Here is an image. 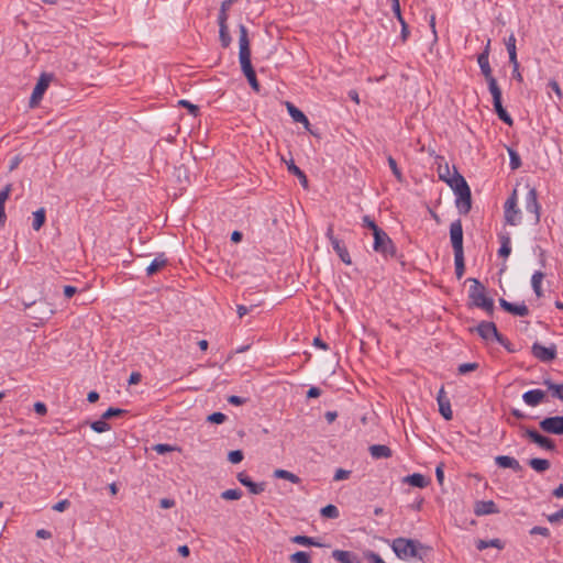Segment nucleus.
Listing matches in <instances>:
<instances>
[{
  "label": "nucleus",
  "instance_id": "nucleus-1",
  "mask_svg": "<svg viewBox=\"0 0 563 563\" xmlns=\"http://www.w3.org/2000/svg\"><path fill=\"white\" fill-rule=\"evenodd\" d=\"M453 175L446 177L442 174V166L438 168L439 178L445 181L456 196L455 205L461 214H467L472 209V192L465 178L454 167Z\"/></svg>",
  "mask_w": 563,
  "mask_h": 563
},
{
  "label": "nucleus",
  "instance_id": "nucleus-2",
  "mask_svg": "<svg viewBox=\"0 0 563 563\" xmlns=\"http://www.w3.org/2000/svg\"><path fill=\"white\" fill-rule=\"evenodd\" d=\"M391 549L400 560H408L410 558H418L422 560V552L426 553L431 551L430 547L422 544L420 541L402 537L393 540Z\"/></svg>",
  "mask_w": 563,
  "mask_h": 563
},
{
  "label": "nucleus",
  "instance_id": "nucleus-3",
  "mask_svg": "<svg viewBox=\"0 0 563 563\" xmlns=\"http://www.w3.org/2000/svg\"><path fill=\"white\" fill-rule=\"evenodd\" d=\"M239 60L241 65L242 73L249 79L251 76H255L256 73L251 63V47L247 29L244 24L239 25Z\"/></svg>",
  "mask_w": 563,
  "mask_h": 563
},
{
  "label": "nucleus",
  "instance_id": "nucleus-4",
  "mask_svg": "<svg viewBox=\"0 0 563 563\" xmlns=\"http://www.w3.org/2000/svg\"><path fill=\"white\" fill-rule=\"evenodd\" d=\"M374 236L373 249L375 252L382 254L384 257H394L396 256V246L393 240L388 236V234L382 229L376 231Z\"/></svg>",
  "mask_w": 563,
  "mask_h": 563
},
{
  "label": "nucleus",
  "instance_id": "nucleus-5",
  "mask_svg": "<svg viewBox=\"0 0 563 563\" xmlns=\"http://www.w3.org/2000/svg\"><path fill=\"white\" fill-rule=\"evenodd\" d=\"M505 222L509 225H518L521 222V210L518 208L517 190L514 189L504 205Z\"/></svg>",
  "mask_w": 563,
  "mask_h": 563
},
{
  "label": "nucleus",
  "instance_id": "nucleus-6",
  "mask_svg": "<svg viewBox=\"0 0 563 563\" xmlns=\"http://www.w3.org/2000/svg\"><path fill=\"white\" fill-rule=\"evenodd\" d=\"M489 52H490V40L487 41V44L483 52L477 56V63L481 68L483 76L488 85V89L493 87H497L498 82L496 78L493 76L492 67L489 65Z\"/></svg>",
  "mask_w": 563,
  "mask_h": 563
},
{
  "label": "nucleus",
  "instance_id": "nucleus-7",
  "mask_svg": "<svg viewBox=\"0 0 563 563\" xmlns=\"http://www.w3.org/2000/svg\"><path fill=\"white\" fill-rule=\"evenodd\" d=\"M32 307H34V310L30 313V317L38 320L40 322L49 320L55 313L54 307L46 300H37L31 303H25V308Z\"/></svg>",
  "mask_w": 563,
  "mask_h": 563
},
{
  "label": "nucleus",
  "instance_id": "nucleus-8",
  "mask_svg": "<svg viewBox=\"0 0 563 563\" xmlns=\"http://www.w3.org/2000/svg\"><path fill=\"white\" fill-rule=\"evenodd\" d=\"M54 78L53 74L49 73H42L30 98V107L35 108L38 106L40 101L43 98V95L45 93L46 89L48 88L49 84L52 82Z\"/></svg>",
  "mask_w": 563,
  "mask_h": 563
},
{
  "label": "nucleus",
  "instance_id": "nucleus-9",
  "mask_svg": "<svg viewBox=\"0 0 563 563\" xmlns=\"http://www.w3.org/2000/svg\"><path fill=\"white\" fill-rule=\"evenodd\" d=\"M520 428L523 430L522 437L528 438L531 442L536 443L540 448L548 450V451H554L555 450V443L552 439L544 437L540 434L537 430L520 426Z\"/></svg>",
  "mask_w": 563,
  "mask_h": 563
},
{
  "label": "nucleus",
  "instance_id": "nucleus-10",
  "mask_svg": "<svg viewBox=\"0 0 563 563\" xmlns=\"http://www.w3.org/2000/svg\"><path fill=\"white\" fill-rule=\"evenodd\" d=\"M488 90L493 97V104H494L496 114L504 123L511 126L514 124V120L510 117V114L506 111V109L503 107L501 89L499 88V86H497V87H493L492 89H488Z\"/></svg>",
  "mask_w": 563,
  "mask_h": 563
},
{
  "label": "nucleus",
  "instance_id": "nucleus-11",
  "mask_svg": "<svg viewBox=\"0 0 563 563\" xmlns=\"http://www.w3.org/2000/svg\"><path fill=\"white\" fill-rule=\"evenodd\" d=\"M488 90L493 97V104H494L496 114L504 123L511 126L514 124V120L510 117V114L506 111V109L503 107L501 89L499 88V86H497V87H493L492 89H488Z\"/></svg>",
  "mask_w": 563,
  "mask_h": 563
},
{
  "label": "nucleus",
  "instance_id": "nucleus-12",
  "mask_svg": "<svg viewBox=\"0 0 563 563\" xmlns=\"http://www.w3.org/2000/svg\"><path fill=\"white\" fill-rule=\"evenodd\" d=\"M488 90L493 97V104H494L496 114L504 123L511 126L514 124V120L510 117V114L506 111V109L503 107L501 89L499 88V86H497V87H493L492 89H488Z\"/></svg>",
  "mask_w": 563,
  "mask_h": 563
},
{
  "label": "nucleus",
  "instance_id": "nucleus-13",
  "mask_svg": "<svg viewBox=\"0 0 563 563\" xmlns=\"http://www.w3.org/2000/svg\"><path fill=\"white\" fill-rule=\"evenodd\" d=\"M532 355L543 363H550L556 357V345L551 343L549 346L534 342L531 346Z\"/></svg>",
  "mask_w": 563,
  "mask_h": 563
},
{
  "label": "nucleus",
  "instance_id": "nucleus-14",
  "mask_svg": "<svg viewBox=\"0 0 563 563\" xmlns=\"http://www.w3.org/2000/svg\"><path fill=\"white\" fill-rule=\"evenodd\" d=\"M542 431L550 434H563V416L547 417L539 422Z\"/></svg>",
  "mask_w": 563,
  "mask_h": 563
},
{
  "label": "nucleus",
  "instance_id": "nucleus-15",
  "mask_svg": "<svg viewBox=\"0 0 563 563\" xmlns=\"http://www.w3.org/2000/svg\"><path fill=\"white\" fill-rule=\"evenodd\" d=\"M450 239L453 253L464 252L463 250V227L460 219L453 221L450 225Z\"/></svg>",
  "mask_w": 563,
  "mask_h": 563
},
{
  "label": "nucleus",
  "instance_id": "nucleus-16",
  "mask_svg": "<svg viewBox=\"0 0 563 563\" xmlns=\"http://www.w3.org/2000/svg\"><path fill=\"white\" fill-rule=\"evenodd\" d=\"M525 208L527 212L532 213L534 218V223H539L540 221V211L541 206L538 201V192L536 188H530L526 195L525 199Z\"/></svg>",
  "mask_w": 563,
  "mask_h": 563
},
{
  "label": "nucleus",
  "instance_id": "nucleus-17",
  "mask_svg": "<svg viewBox=\"0 0 563 563\" xmlns=\"http://www.w3.org/2000/svg\"><path fill=\"white\" fill-rule=\"evenodd\" d=\"M466 282L472 283L468 289V299L473 306L476 307V302H482L485 298H488L485 286L478 279L467 278Z\"/></svg>",
  "mask_w": 563,
  "mask_h": 563
},
{
  "label": "nucleus",
  "instance_id": "nucleus-18",
  "mask_svg": "<svg viewBox=\"0 0 563 563\" xmlns=\"http://www.w3.org/2000/svg\"><path fill=\"white\" fill-rule=\"evenodd\" d=\"M475 331L485 341L495 340L499 334L496 324L492 321L479 322Z\"/></svg>",
  "mask_w": 563,
  "mask_h": 563
},
{
  "label": "nucleus",
  "instance_id": "nucleus-19",
  "mask_svg": "<svg viewBox=\"0 0 563 563\" xmlns=\"http://www.w3.org/2000/svg\"><path fill=\"white\" fill-rule=\"evenodd\" d=\"M437 401L439 405V411H440L441 416L445 420H451L453 417V412L451 409V402H450V399L448 398L446 393L443 387H441L440 390L438 391Z\"/></svg>",
  "mask_w": 563,
  "mask_h": 563
},
{
  "label": "nucleus",
  "instance_id": "nucleus-20",
  "mask_svg": "<svg viewBox=\"0 0 563 563\" xmlns=\"http://www.w3.org/2000/svg\"><path fill=\"white\" fill-rule=\"evenodd\" d=\"M499 306L505 311H507L508 313H511L514 316L526 317L529 314V308L527 307V305L525 302L517 305V303L509 302L504 298H499Z\"/></svg>",
  "mask_w": 563,
  "mask_h": 563
},
{
  "label": "nucleus",
  "instance_id": "nucleus-21",
  "mask_svg": "<svg viewBox=\"0 0 563 563\" xmlns=\"http://www.w3.org/2000/svg\"><path fill=\"white\" fill-rule=\"evenodd\" d=\"M499 509L494 500H477L474 505V514L477 517L498 514Z\"/></svg>",
  "mask_w": 563,
  "mask_h": 563
},
{
  "label": "nucleus",
  "instance_id": "nucleus-22",
  "mask_svg": "<svg viewBox=\"0 0 563 563\" xmlns=\"http://www.w3.org/2000/svg\"><path fill=\"white\" fill-rule=\"evenodd\" d=\"M547 393L542 389H530L522 395V400L530 407H537L545 400Z\"/></svg>",
  "mask_w": 563,
  "mask_h": 563
},
{
  "label": "nucleus",
  "instance_id": "nucleus-23",
  "mask_svg": "<svg viewBox=\"0 0 563 563\" xmlns=\"http://www.w3.org/2000/svg\"><path fill=\"white\" fill-rule=\"evenodd\" d=\"M227 21H228V14L223 13V14L218 15L219 38H220L221 45L224 48L229 47L232 42Z\"/></svg>",
  "mask_w": 563,
  "mask_h": 563
},
{
  "label": "nucleus",
  "instance_id": "nucleus-24",
  "mask_svg": "<svg viewBox=\"0 0 563 563\" xmlns=\"http://www.w3.org/2000/svg\"><path fill=\"white\" fill-rule=\"evenodd\" d=\"M495 463L501 468H510L515 473H519L522 471V466L520 465L519 461L516 460L512 456L508 455H498L495 457Z\"/></svg>",
  "mask_w": 563,
  "mask_h": 563
},
{
  "label": "nucleus",
  "instance_id": "nucleus-25",
  "mask_svg": "<svg viewBox=\"0 0 563 563\" xmlns=\"http://www.w3.org/2000/svg\"><path fill=\"white\" fill-rule=\"evenodd\" d=\"M332 558L340 563H362L361 558L352 551L336 549L332 551Z\"/></svg>",
  "mask_w": 563,
  "mask_h": 563
},
{
  "label": "nucleus",
  "instance_id": "nucleus-26",
  "mask_svg": "<svg viewBox=\"0 0 563 563\" xmlns=\"http://www.w3.org/2000/svg\"><path fill=\"white\" fill-rule=\"evenodd\" d=\"M371 456L375 460L389 459L393 455V451L385 444H373L368 448Z\"/></svg>",
  "mask_w": 563,
  "mask_h": 563
},
{
  "label": "nucleus",
  "instance_id": "nucleus-27",
  "mask_svg": "<svg viewBox=\"0 0 563 563\" xmlns=\"http://www.w3.org/2000/svg\"><path fill=\"white\" fill-rule=\"evenodd\" d=\"M168 264L164 253L158 254L146 268L147 276H153Z\"/></svg>",
  "mask_w": 563,
  "mask_h": 563
},
{
  "label": "nucleus",
  "instance_id": "nucleus-28",
  "mask_svg": "<svg viewBox=\"0 0 563 563\" xmlns=\"http://www.w3.org/2000/svg\"><path fill=\"white\" fill-rule=\"evenodd\" d=\"M287 110L295 122L302 123L307 130L309 129V120L300 109L295 107L292 103L287 102Z\"/></svg>",
  "mask_w": 563,
  "mask_h": 563
},
{
  "label": "nucleus",
  "instance_id": "nucleus-29",
  "mask_svg": "<svg viewBox=\"0 0 563 563\" xmlns=\"http://www.w3.org/2000/svg\"><path fill=\"white\" fill-rule=\"evenodd\" d=\"M404 482L418 488H424L430 484V479L420 473H413L406 476Z\"/></svg>",
  "mask_w": 563,
  "mask_h": 563
},
{
  "label": "nucleus",
  "instance_id": "nucleus-30",
  "mask_svg": "<svg viewBox=\"0 0 563 563\" xmlns=\"http://www.w3.org/2000/svg\"><path fill=\"white\" fill-rule=\"evenodd\" d=\"M331 245H332L334 252L336 253V255L340 257V260L344 264H346V265H351L352 264V260H351L350 253H349L346 246L342 243L341 240H334Z\"/></svg>",
  "mask_w": 563,
  "mask_h": 563
},
{
  "label": "nucleus",
  "instance_id": "nucleus-31",
  "mask_svg": "<svg viewBox=\"0 0 563 563\" xmlns=\"http://www.w3.org/2000/svg\"><path fill=\"white\" fill-rule=\"evenodd\" d=\"M498 239H499V242H500V247L498 250V255L500 257H508L511 253V240H510V235L509 233L505 232V233H500L498 234Z\"/></svg>",
  "mask_w": 563,
  "mask_h": 563
},
{
  "label": "nucleus",
  "instance_id": "nucleus-32",
  "mask_svg": "<svg viewBox=\"0 0 563 563\" xmlns=\"http://www.w3.org/2000/svg\"><path fill=\"white\" fill-rule=\"evenodd\" d=\"M544 276H545L544 273L541 271L534 272L531 276V286H532V289L538 298L543 296V290H542L541 285H542V280L544 279Z\"/></svg>",
  "mask_w": 563,
  "mask_h": 563
},
{
  "label": "nucleus",
  "instance_id": "nucleus-33",
  "mask_svg": "<svg viewBox=\"0 0 563 563\" xmlns=\"http://www.w3.org/2000/svg\"><path fill=\"white\" fill-rule=\"evenodd\" d=\"M543 385L551 391L553 398H558L563 401V384L553 383L551 379H544Z\"/></svg>",
  "mask_w": 563,
  "mask_h": 563
},
{
  "label": "nucleus",
  "instance_id": "nucleus-34",
  "mask_svg": "<svg viewBox=\"0 0 563 563\" xmlns=\"http://www.w3.org/2000/svg\"><path fill=\"white\" fill-rule=\"evenodd\" d=\"M287 169L290 174L298 177L303 188L308 187V178L306 174L294 163V161H290V163L287 164Z\"/></svg>",
  "mask_w": 563,
  "mask_h": 563
},
{
  "label": "nucleus",
  "instance_id": "nucleus-35",
  "mask_svg": "<svg viewBox=\"0 0 563 563\" xmlns=\"http://www.w3.org/2000/svg\"><path fill=\"white\" fill-rule=\"evenodd\" d=\"M505 543L500 539H492V540H477L476 549L483 551L487 548H496L498 550L504 549Z\"/></svg>",
  "mask_w": 563,
  "mask_h": 563
},
{
  "label": "nucleus",
  "instance_id": "nucleus-36",
  "mask_svg": "<svg viewBox=\"0 0 563 563\" xmlns=\"http://www.w3.org/2000/svg\"><path fill=\"white\" fill-rule=\"evenodd\" d=\"M274 477L289 481L292 484H299L301 482L299 476L282 468H277L274 471Z\"/></svg>",
  "mask_w": 563,
  "mask_h": 563
},
{
  "label": "nucleus",
  "instance_id": "nucleus-37",
  "mask_svg": "<svg viewBox=\"0 0 563 563\" xmlns=\"http://www.w3.org/2000/svg\"><path fill=\"white\" fill-rule=\"evenodd\" d=\"M528 464L538 473H543L550 468V462L545 459L533 457L529 460Z\"/></svg>",
  "mask_w": 563,
  "mask_h": 563
},
{
  "label": "nucleus",
  "instance_id": "nucleus-38",
  "mask_svg": "<svg viewBox=\"0 0 563 563\" xmlns=\"http://www.w3.org/2000/svg\"><path fill=\"white\" fill-rule=\"evenodd\" d=\"M292 543L305 545V547H321L314 538L308 536H295L291 539Z\"/></svg>",
  "mask_w": 563,
  "mask_h": 563
},
{
  "label": "nucleus",
  "instance_id": "nucleus-39",
  "mask_svg": "<svg viewBox=\"0 0 563 563\" xmlns=\"http://www.w3.org/2000/svg\"><path fill=\"white\" fill-rule=\"evenodd\" d=\"M455 275L461 279L465 273L464 252L454 253Z\"/></svg>",
  "mask_w": 563,
  "mask_h": 563
},
{
  "label": "nucleus",
  "instance_id": "nucleus-40",
  "mask_svg": "<svg viewBox=\"0 0 563 563\" xmlns=\"http://www.w3.org/2000/svg\"><path fill=\"white\" fill-rule=\"evenodd\" d=\"M505 45L509 55V62H516V59L518 58L516 48V37L514 33H511L509 37L505 41Z\"/></svg>",
  "mask_w": 563,
  "mask_h": 563
},
{
  "label": "nucleus",
  "instance_id": "nucleus-41",
  "mask_svg": "<svg viewBox=\"0 0 563 563\" xmlns=\"http://www.w3.org/2000/svg\"><path fill=\"white\" fill-rule=\"evenodd\" d=\"M45 209L44 208H41L38 210H36L34 213H33V223H32V227L34 230L38 231L44 222H45V219H46V216H45Z\"/></svg>",
  "mask_w": 563,
  "mask_h": 563
},
{
  "label": "nucleus",
  "instance_id": "nucleus-42",
  "mask_svg": "<svg viewBox=\"0 0 563 563\" xmlns=\"http://www.w3.org/2000/svg\"><path fill=\"white\" fill-rule=\"evenodd\" d=\"M291 563H311V555L305 551L295 552L289 556Z\"/></svg>",
  "mask_w": 563,
  "mask_h": 563
},
{
  "label": "nucleus",
  "instance_id": "nucleus-43",
  "mask_svg": "<svg viewBox=\"0 0 563 563\" xmlns=\"http://www.w3.org/2000/svg\"><path fill=\"white\" fill-rule=\"evenodd\" d=\"M320 514L322 517L329 519H336L340 516L338 507L331 504L321 508Z\"/></svg>",
  "mask_w": 563,
  "mask_h": 563
},
{
  "label": "nucleus",
  "instance_id": "nucleus-44",
  "mask_svg": "<svg viewBox=\"0 0 563 563\" xmlns=\"http://www.w3.org/2000/svg\"><path fill=\"white\" fill-rule=\"evenodd\" d=\"M245 487H247L249 492L254 495L262 494L266 488L265 482L255 483L253 481H250L247 484H245Z\"/></svg>",
  "mask_w": 563,
  "mask_h": 563
},
{
  "label": "nucleus",
  "instance_id": "nucleus-45",
  "mask_svg": "<svg viewBox=\"0 0 563 563\" xmlns=\"http://www.w3.org/2000/svg\"><path fill=\"white\" fill-rule=\"evenodd\" d=\"M476 307L483 309L488 316L493 317L494 314V300L488 297L485 298L482 302H476Z\"/></svg>",
  "mask_w": 563,
  "mask_h": 563
},
{
  "label": "nucleus",
  "instance_id": "nucleus-46",
  "mask_svg": "<svg viewBox=\"0 0 563 563\" xmlns=\"http://www.w3.org/2000/svg\"><path fill=\"white\" fill-rule=\"evenodd\" d=\"M90 427L97 433H102L111 429V426L102 418L100 420L93 421Z\"/></svg>",
  "mask_w": 563,
  "mask_h": 563
},
{
  "label": "nucleus",
  "instance_id": "nucleus-47",
  "mask_svg": "<svg viewBox=\"0 0 563 563\" xmlns=\"http://www.w3.org/2000/svg\"><path fill=\"white\" fill-rule=\"evenodd\" d=\"M508 153H509V158H510V162H509L510 168L512 170L518 169L521 166V158H520L519 154L512 148H508Z\"/></svg>",
  "mask_w": 563,
  "mask_h": 563
},
{
  "label": "nucleus",
  "instance_id": "nucleus-48",
  "mask_svg": "<svg viewBox=\"0 0 563 563\" xmlns=\"http://www.w3.org/2000/svg\"><path fill=\"white\" fill-rule=\"evenodd\" d=\"M124 413H126V410L124 409H120V408H113V407H110L108 408L101 416V418L103 420H108V419H111L113 417H120V416H123Z\"/></svg>",
  "mask_w": 563,
  "mask_h": 563
},
{
  "label": "nucleus",
  "instance_id": "nucleus-49",
  "mask_svg": "<svg viewBox=\"0 0 563 563\" xmlns=\"http://www.w3.org/2000/svg\"><path fill=\"white\" fill-rule=\"evenodd\" d=\"M242 497V492L238 488L235 489H227L221 493V498L225 500H238Z\"/></svg>",
  "mask_w": 563,
  "mask_h": 563
},
{
  "label": "nucleus",
  "instance_id": "nucleus-50",
  "mask_svg": "<svg viewBox=\"0 0 563 563\" xmlns=\"http://www.w3.org/2000/svg\"><path fill=\"white\" fill-rule=\"evenodd\" d=\"M387 162H388V166L390 167L394 176L397 178V180L401 181L402 173L399 169L396 159L393 156H388Z\"/></svg>",
  "mask_w": 563,
  "mask_h": 563
},
{
  "label": "nucleus",
  "instance_id": "nucleus-51",
  "mask_svg": "<svg viewBox=\"0 0 563 563\" xmlns=\"http://www.w3.org/2000/svg\"><path fill=\"white\" fill-rule=\"evenodd\" d=\"M362 225L372 230L373 234H375L376 231L382 230V228H379L369 216H364L362 218Z\"/></svg>",
  "mask_w": 563,
  "mask_h": 563
},
{
  "label": "nucleus",
  "instance_id": "nucleus-52",
  "mask_svg": "<svg viewBox=\"0 0 563 563\" xmlns=\"http://www.w3.org/2000/svg\"><path fill=\"white\" fill-rule=\"evenodd\" d=\"M478 366V363H463L457 367V372L459 374L464 375L470 372L476 371Z\"/></svg>",
  "mask_w": 563,
  "mask_h": 563
},
{
  "label": "nucleus",
  "instance_id": "nucleus-53",
  "mask_svg": "<svg viewBox=\"0 0 563 563\" xmlns=\"http://www.w3.org/2000/svg\"><path fill=\"white\" fill-rule=\"evenodd\" d=\"M227 420V416L222 412H213L207 417V421L210 423L221 424Z\"/></svg>",
  "mask_w": 563,
  "mask_h": 563
},
{
  "label": "nucleus",
  "instance_id": "nucleus-54",
  "mask_svg": "<svg viewBox=\"0 0 563 563\" xmlns=\"http://www.w3.org/2000/svg\"><path fill=\"white\" fill-rule=\"evenodd\" d=\"M178 103H179V106L185 107L186 109H188V111H189V113L191 115L197 117L199 114L198 106L192 104L191 102H189L187 100H180Z\"/></svg>",
  "mask_w": 563,
  "mask_h": 563
},
{
  "label": "nucleus",
  "instance_id": "nucleus-55",
  "mask_svg": "<svg viewBox=\"0 0 563 563\" xmlns=\"http://www.w3.org/2000/svg\"><path fill=\"white\" fill-rule=\"evenodd\" d=\"M243 457H244V455L241 450L231 451L228 455V459L232 464H238V463L242 462Z\"/></svg>",
  "mask_w": 563,
  "mask_h": 563
},
{
  "label": "nucleus",
  "instance_id": "nucleus-56",
  "mask_svg": "<svg viewBox=\"0 0 563 563\" xmlns=\"http://www.w3.org/2000/svg\"><path fill=\"white\" fill-rule=\"evenodd\" d=\"M509 63L512 66V78L515 80H517L518 82H522L523 81V77H522V75L520 73V69H519L520 65H519L518 59H516V62H509Z\"/></svg>",
  "mask_w": 563,
  "mask_h": 563
},
{
  "label": "nucleus",
  "instance_id": "nucleus-57",
  "mask_svg": "<svg viewBox=\"0 0 563 563\" xmlns=\"http://www.w3.org/2000/svg\"><path fill=\"white\" fill-rule=\"evenodd\" d=\"M500 345H503L508 352L514 353L515 349L512 347V344L510 341L505 338L503 334H498V336L495 339Z\"/></svg>",
  "mask_w": 563,
  "mask_h": 563
},
{
  "label": "nucleus",
  "instance_id": "nucleus-58",
  "mask_svg": "<svg viewBox=\"0 0 563 563\" xmlns=\"http://www.w3.org/2000/svg\"><path fill=\"white\" fill-rule=\"evenodd\" d=\"M364 556L371 562V563H386L382 556L374 552V551H366L364 553Z\"/></svg>",
  "mask_w": 563,
  "mask_h": 563
},
{
  "label": "nucleus",
  "instance_id": "nucleus-59",
  "mask_svg": "<svg viewBox=\"0 0 563 563\" xmlns=\"http://www.w3.org/2000/svg\"><path fill=\"white\" fill-rule=\"evenodd\" d=\"M153 450L156 451L158 454H165V453L174 451L175 448L172 446L170 444L159 443V444H155L153 446Z\"/></svg>",
  "mask_w": 563,
  "mask_h": 563
},
{
  "label": "nucleus",
  "instance_id": "nucleus-60",
  "mask_svg": "<svg viewBox=\"0 0 563 563\" xmlns=\"http://www.w3.org/2000/svg\"><path fill=\"white\" fill-rule=\"evenodd\" d=\"M398 22L401 25L400 38L405 43L410 35L409 26H408L407 22L405 21V19L398 20Z\"/></svg>",
  "mask_w": 563,
  "mask_h": 563
},
{
  "label": "nucleus",
  "instance_id": "nucleus-61",
  "mask_svg": "<svg viewBox=\"0 0 563 563\" xmlns=\"http://www.w3.org/2000/svg\"><path fill=\"white\" fill-rule=\"evenodd\" d=\"M351 475V471L338 468L334 473L333 479L339 482L343 479H347Z\"/></svg>",
  "mask_w": 563,
  "mask_h": 563
},
{
  "label": "nucleus",
  "instance_id": "nucleus-62",
  "mask_svg": "<svg viewBox=\"0 0 563 563\" xmlns=\"http://www.w3.org/2000/svg\"><path fill=\"white\" fill-rule=\"evenodd\" d=\"M530 534L531 536L540 534V536H543V537H549L550 536V530L547 527L536 526V527H533L530 530Z\"/></svg>",
  "mask_w": 563,
  "mask_h": 563
},
{
  "label": "nucleus",
  "instance_id": "nucleus-63",
  "mask_svg": "<svg viewBox=\"0 0 563 563\" xmlns=\"http://www.w3.org/2000/svg\"><path fill=\"white\" fill-rule=\"evenodd\" d=\"M548 86L558 96L559 100H561L563 95L559 82L556 80H550Z\"/></svg>",
  "mask_w": 563,
  "mask_h": 563
},
{
  "label": "nucleus",
  "instance_id": "nucleus-64",
  "mask_svg": "<svg viewBox=\"0 0 563 563\" xmlns=\"http://www.w3.org/2000/svg\"><path fill=\"white\" fill-rule=\"evenodd\" d=\"M12 190V185L8 184L3 189L0 190V202L5 205Z\"/></svg>",
  "mask_w": 563,
  "mask_h": 563
}]
</instances>
